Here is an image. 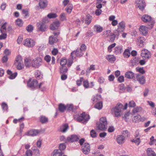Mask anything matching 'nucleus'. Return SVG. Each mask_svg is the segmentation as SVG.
<instances>
[{"mask_svg":"<svg viewBox=\"0 0 156 156\" xmlns=\"http://www.w3.org/2000/svg\"><path fill=\"white\" fill-rule=\"evenodd\" d=\"M128 104L126 103L124 107L123 105L121 104H118L115 107L113 108L115 116L117 117H119L123 110L126 109Z\"/></svg>","mask_w":156,"mask_h":156,"instance_id":"1","label":"nucleus"},{"mask_svg":"<svg viewBox=\"0 0 156 156\" xmlns=\"http://www.w3.org/2000/svg\"><path fill=\"white\" fill-rule=\"evenodd\" d=\"M73 117L75 120L84 124L86 123L90 119L89 115L86 114L85 112H83L80 115H76Z\"/></svg>","mask_w":156,"mask_h":156,"instance_id":"2","label":"nucleus"},{"mask_svg":"<svg viewBox=\"0 0 156 156\" xmlns=\"http://www.w3.org/2000/svg\"><path fill=\"white\" fill-rule=\"evenodd\" d=\"M107 122L106 117H102L96 123L97 128L99 130H104L107 128Z\"/></svg>","mask_w":156,"mask_h":156,"instance_id":"3","label":"nucleus"},{"mask_svg":"<svg viewBox=\"0 0 156 156\" xmlns=\"http://www.w3.org/2000/svg\"><path fill=\"white\" fill-rule=\"evenodd\" d=\"M37 83L38 82L36 80H34L32 81L30 80L27 82V86L31 89L36 88H41L44 83L43 82L41 83L38 85L37 84Z\"/></svg>","mask_w":156,"mask_h":156,"instance_id":"4","label":"nucleus"},{"mask_svg":"<svg viewBox=\"0 0 156 156\" xmlns=\"http://www.w3.org/2000/svg\"><path fill=\"white\" fill-rule=\"evenodd\" d=\"M42 63V60L40 57L34 59L31 62V66L35 68H38Z\"/></svg>","mask_w":156,"mask_h":156,"instance_id":"5","label":"nucleus"},{"mask_svg":"<svg viewBox=\"0 0 156 156\" xmlns=\"http://www.w3.org/2000/svg\"><path fill=\"white\" fill-rule=\"evenodd\" d=\"M59 33L58 31L57 32H54L53 33L54 35H51L49 37V42L50 44L52 45L57 41V37L59 34Z\"/></svg>","mask_w":156,"mask_h":156,"instance_id":"6","label":"nucleus"},{"mask_svg":"<svg viewBox=\"0 0 156 156\" xmlns=\"http://www.w3.org/2000/svg\"><path fill=\"white\" fill-rule=\"evenodd\" d=\"M141 19L145 23H151V27L153 26L154 23L152 21V18L150 16L146 14L142 16Z\"/></svg>","mask_w":156,"mask_h":156,"instance_id":"7","label":"nucleus"},{"mask_svg":"<svg viewBox=\"0 0 156 156\" xmlns=\"http://www.w3.org/2000/svg\"><path fill=\"white\" fill-rule=\"evenodd\" d=\"M35 44L34 40L31 38H27L23 41V45L29 48H32Z\"/></svg>","mask_w":156,"mask_h":156,"instance_id":"8","label":"nucleus"},{"mask_svg":"<svg viewBox=\"0 0 156 156\" xmlns=\"http://www.w3.org/2000/svg\"><path fill=\"white\" fill-rule=\"evenodd\" d=\"M60 23L59 21L57 20L54 22L50 26V29L52 30H55L58 32V31L59 32V29L58 27L60 26ZM55 32V31H54Z\"/></svg>","mask_w":156,"mask_h":156,"instance_id":"9","label":"nucleus"},{"mask_svg":"<svg viewBox=\"0 0 156 156\" xmlns=\"http://www.w3.org/2000/svg\"><path fill=\"white\" fill-rule=\"evenodd\" d=\"M81 148L83 153L85 154H88L90 152V146L88 143H84L82 146Z\"/></svg>","mask_w":156,"mask_h":156,"instance_id":"10","label":"nucleus"},{"mask_svg":"<svg viewBox=\"0 0 156 156\" xmlns=\"http://www.w3.org/2000/svg\"><path fill=\"white\" fill-rule=\"evenodd\" d=\"M84 52L79 50V48H78L76 51H74L71 53V56L73 59L75 58V55L77 57H80L83 55Z\"/></svg>","mask_w":156,"mask_h":156,"instance_id":"11","label":"nucleus"},{"mask_svg":"<svg viewBox=\"0 0 156 156\" xmlns=\"http://www.w3.org/2000/svg\"><path fill=\"white\" fill-rule=\"evenodd\" d=\"M145 41V38L143 37H139L136 39L137 44L139 47H142L144 46Z\"/></svg>","mask_w":156,"mask_h":156,"instance_id":"12","label":"nucleus"},{"mask_svg":"<svg viewBox=\"0 0 156 156\" xmlns=\"http://www.w3.org/2000/svg\"><path fill=\"white\" fill-rule=\"evenodd\" d=\"M136 6L141 10H144L145 6V2L143 0H137L136 1Z\"/></svg>","mask_w":156,"mask_h":156,"instance_id":"13","label":"nucleus"},{"mask_svg":"<svg viewBox=\"0 0 156 156\" xmlns=\"http://www.w3.org/2000/svg\"><path fill=\"white\" fill-rule=\"evenodd\" d=\"M139 30L140 33L144 36H146L148 34V29L145 26H141L139 28Z\"/></svg>","mask_w":156,"mask_h":156,"instance_id":"14","label":"nucleus"},{"mask_svg":"<svg viewBox=\"0 0 156 156\" xmlns=\"http://www.w3.org/2000/svg\"><path fill=\"white\" fill-rule=\"evenodd\" d=\"M141 55L142 57L147 59H149L151 56L150 52L145 49H144L141 51Z\"/></svg>","mask_w":156,"mask_h":156,"instance_id":"15","label":"nucleus"},{"mask_svg":"<svg viewBox=\"0 0 156 156\" xmlns=\"http://www.w3.org/2000/svg\"><path fill=\"white\" fill-rule=\"evenodd\" d=\"M78 139L79 138L76 135H73L71 136L68 137L65 140V142L66 143L68 142H73L77 141Z\"/></svg>","mask_w":156,"mask_h":156,"instance_id":"16","label":"nucleus"},{"mask_svg":"<svg viewBox=\"0 0 156 156\" xmlns=\"http://www.w3.org/2000/svg\"><path fill=\"white\" fill-rule=\"evenodd\" d=\"M39 132V131L38 130H31L27 132L26 133L25 135L27 136H34L37 135Z\"/></svg>","mask_w":156,"mask_h":156,"instance_id":"17","label":"nucleus"},{"mask_svg":"<svg viewBox=\"0 0 156 156\" xmlns=\"http://www.w3.org/2000/svg\"><path fill=\"white\" fill-rule=\"evenodd\" d=\"M125 27V25L124 22L122 21L119 23L117 31H120V32H123L124 30Z\"/></svg>","mask_w":156,"mask_h":156,"instance_id":"18","label":"nucleus"},{"mask_svg":"<svg viewBox=\"0 0 156 156\" xmlns=\"http://www.w3.org/2000/svg\"><path fill=\"white\" fill-rule=\"evenodd\" d=\"M68 128L69 126L68 124H64L59 127L58 130L60 132L65 133L67 131Z\"/></svg>","mask_w":156,"mask_h":156,"instance_id":"19","label":"nucleus"},{"mask_svg":"<svg viewBox=\"0 0 156 156\" xmlns=\"http://www.w3.org/2000/svg\"><path fill=\"white\" fill-rule=\"evenodd\" d=\"M123 51V49L121 46H117L114 48L113 52L116 55L120 54Z\"/></svg>","mask_w":156,"mask_h":156,"instance_id":"20","label":"nucleus"},{"mask_svg":"<svg viewBox=\"0 0 156 156\" xmlns=\"http://www.w3.org/2000/svg\"><path fill=\"white\" fill-rule=\"evenodd\" d=\"M37 25L38 29L41 31H44L46 29V26L43 22H39L37 23Z\"/></svg>","mask_w":156,"mask_h":156,"instance_id":"21","label":"nucleus"},{"mask_svg":"<svg viewBox=\"0 0 156 156\" xmlns=\"http://www.w3.org/2000/svg\"><path fill=\"white\" fill-rule=\"evenodd\" d=\"M48 4L47 0H40L39 5L41 9H44L47 7Z\"/></svg>","mask_w":156,"mask_h":156,"instance_id":"22","label":"nucleus"},{"mask_svg":"<svg viewBox=\"0 0 156 156\" xmlns=\"http://www.w3.org/2000/svg\"><path fill=\"white\" fill-rule=\"evenodd\" d=\"M7 73L9 75V78L10 79H14L17 76V73L16 72L12 73V72L9 70L7 71Z\"/></svg>","mask_w":156,"mask_h":156,"instance_id":"23","label":"nucleus"},{"mask_svg":"<svg viewBox=\"0 0 156 156\" xmlns=\"http://www.w3.org/2000/svg\"><path fill=\"white\" fill-rule=\"evenodd\" d=\"M137 80L140 83L143 84L145 83V79L143 76L138 75L136 76Z\"/></svg>","mask_w":156,"mask_h":156,"instance_id":"24","label":"nucleus"},{"mask_svg":"<svg viewBox=\"0 0 156 156\" xmlns=\"http://www.w3.org/2000/svg\"><path fill=\"white\" fill-rule=\"evenodd\" d=\"M125 138L124 136L122 135H119L117 136L116 140L117 143L121 144L124 142Z\"/></svg>","mask_w":156,"mask_h":156,"instance_id":"25","label":"nucleus"},{"mask_svg":"<svg viewBox=\"0 0 156 156\" xmlns=\"http://www.w3.org/2000/svg\"><path fill=\"white\" fill-rule=\"evenodd\" d=\"M134 76V74L131 71H128L125 74V77L131 79L133 78Z\"/></svg>","mask_w":156,"mask_h":156,"instance_id":"26","label":"nucleus"},{"mask_svg":"<svg viewBox=\"0 0 156 156\" xmlns=\"http://www.w3.org/2000/svg\"><path fill=\"white\" fill-rule=\"evenodd\" d=\"M106 58L109 62L111 63L113 62L116 60L115 57L113 55H108L106 56Z\"/></svg>","mask_w":156,"mask_h":156,"instance_id":"27","label":"nucleus"},{"mask_svg":"<svg viewBox=\"0 0 156 156\" xmlns=\"http://www.w3.org/2000/svg\"><path fill=\"white\" fill-rule=\"evenodd\" d=\"M63 154L62 151L60 150L55 149L53 152L52 156H62Z\"/></svg>","mask_w":156,"mask_h":156,"instance_id":"28","label":"nucleus"},{"mask_svg":"<svg viewBox=\"0 0 156 156\" xmlns=\"http://www.w3.org/2000/svg\"><path fill=\"white\" fill-rule=\"evenodd\" d=\"M58 109L59 111L60 112H63L66 110V105L64 104L60 103L58 105Z\"/></svg>","mask_w":156,"mask_h":156,"instance_id":"29","label":"nucleus"},{"mask_svg":"<svg viewBox=\"0 0 156 156\" xmlns=\"http://www.w3.org/2000/svg\"><path fill=\"white\" fill-rule=\"evenodd\" d=\"M147 152L148 156H156L155 153L151 148H148L147 150Z\"/></svg>","mask_w":156,"mask_h":156,"instance_id":"30","label":"nucleus"},{"mask_svg":"<svg viewBox=\"0 0 156 156\" xmlns=\"http://www.w3.org/2000/svg\"><path fill=\"white\" fill-rule=\"evenodd\" d=\"M94 30L97 33H100L103 30V28L99 25H95L94 26Z\"/></svg>","mask_w":156,"mask_h":156,"instance_id":"31","label":"nucleus"},{"mask_svg":"<svg viewBox=\"0 0 156 156\" xmlns=\"http://www.w3.org/2000/svg\"><path fill=\"white\" fill-rule=\"evenodd\" d=\"M22 14L25 18L28 17L29 16V9H23L22 10Z\"/></svg>","mask_w":156,"mask_h":156,"instance_id":"32","label":"nucleus"},{"mask_svg":"<svg viewBox=\"0 0 156 156\" xmlns=\"http://www.w3.org/2000/svg\"><path fill=\"white\" fill-rule=\"evenodd\" d=\"M73 8V5L71 4H69L67 7L66 8V10L68 13L70 14L72 12Z\"/></svg>","mask_w":156,"mask_h":156,"instance_id":"33","label":"nucleus"},{"mask_svg":"<svg viewBox=\"0 0 156 156\" xmlns=\"http://www.w3.org/2000/svg\"><path fill=\"white\" fill-rule=\"evenodd\" d=\"M35 77L38 79H41L42 78V75L41 72L38 70H37L35 72Z\"/></svg>","mask_w":156,"mask_h":156,"instance_id":"34","label":"nucleus"},{"mask_svg":"<svg viewBox=\"0 0 156 156\" xmlns=\"http://www.w3.org/2000/svg\"><path fill=\"white\" fill-rule=\"evenodd\" d=\"M86 17L85 20V23L87 25H89L91 22L92 17L90 15H87L86 16Z\"/></svg>","mask_w":156,"mask_h":156,"instance_id":"35","label":"nucleus"},{"mask_svg":"<svg viewBox=\"0 0 156 156\" xmlns=\"http://www.w3.org/2000/svg\"><path fill=\"white\" fill-rule=\"evenodd\" d=\"M24 62L26 67H29L31 65V66L30 59L28 58H26L24 59Z\"/></svg>","mask_w":156,"mask_h":156,"instance_id":"36","label":"nucleus"},{"mask_svg":"<svg viewBox=\"0 0 156 156\" xmlns=\"http://www.w3.org/2000/svg\"><path fill=\"white\" fill-rule=\"evenodd\" d=\"M101 96L97 95L95 96H94L92 98V100L93 102H96L100 100L101 99Z\"/></svg>","mask_w":156,"mask_h":156,"instance_id":"37","label":"nucleus"},{"mask_svg":"<svg viewBox=\"0 0 156 156\" xmlns=\"http://www.w3.org/2000/svg\"><path fill=\"white\" fill-rule=\"evenodd\" d=\"M102 103L101 101L98 102L94 106V107L98 110L101 109L102 108Z\"/></svg>","mask_w":156,"mask_h":156,"instance_id":"38","label":"nucleus"},{"mask_svg":"<svg viewBox=\"0 0 156 156\" xmlns=\"http://www.w3.org/2000/svg\"><path fill=\"white\" fill-rule=\"evenodd\" d=\"M60 20L62 21H66L67 20L66 13L62 12L60 14Z\"/></svg>","mask_w":156,"mask_h":156,"instance_id":"39","label":"nucleus"},{"mask_svg":"<svg viewBox=\"0 0 156 156\" xmlns=\"http://www.w3.org/2000/svg\"><path fill=\"white\" fill-rule=\"evenodd\" d=\"M130 55V52L129 50L126 49L123 53V55L125 58H128Z\"/></svg>","mask_w":156,"mask_h":156,"instance_id":"40","label":"nucleus"},{"mask_svg":"<svg viewBox=\"0 0 156 156\" xmlns=\"http://www.w3.org/2000/svg\"><path fill=\"white\" fill-rule=\"evenodd\" d=\"M16 66L17 69L18 70H21L23 67V62H21L16 63V64H15Z\"/></svg>","mask_w":156,"mask_h":156,"instance_id":"41","label":"nucleus"},{"mask_svg":"<svg viewBox=\"0 0 156 156\" xmlns=\"http://www.w3.org/2000/svg\"><path fill=\"white\" fill-rule=\"evenodd\" d=\"M142 110V108L140 107H137L134 108L132 112L133 113L139 112Z\"/></svg>","mask_w":156,"mask_h":156,"instance_id":"42","label":"nucleus"},{"mask_svg":"<svg viewBox=\"0 0 156 156\" xmlns=\"http://www.w3.org/2000/svg\"><path fill=\"white\" fill-rule=\"evenodd\" d=\"M40 120L42 123H44L48 122V119L45 116H41L40 117Z\"/></svg>","mask_w":156,"mask_h":156,"instance_id":"43","label":"nucleus"},{"mask_svg":"<svg viewBox=\"0 0 156 156\" xmlns=\"http://www.w3.org/2000/svg\"><path fill=\"white\" fill-rule=\"evenodd\" d=\"M68 71V69L65 66H61L60 68V72L61 73H64Z\"/></svg>","mask_w":156,"mask_h":156,"instance_id":"44","label":"nucleus"},{"mask_svg":"<svg viewBox=\"0 0 156 156\" xmlns=\"http://www.w3.org/2000/svg\"><path fill=\"white\" fill-rule=\"evenodd\" d=\"M131 141L135 143L137 145H139L140 142L139 137L137 138H136L135 139L132 140Z\"/></svg>","mask_w":156,"mask_h":156,"instance_id":"45","label":"nucleus"},{"mask_svg":"<svg viewBox=\"0 0 156 156\" xmlns=\"http://www.w3.org/2000/svg\"><path fill=\"white\" fill-rule=\"evenodd\" d=\"M57 16L56 13H50L47 15V17L49 19L55 18Z\"/></svg>","mask_w":156,"mask_h":156,"instance_id":"46","label":"nucleus"},{"mask_svg":"<svg viewBox=\"0 0 156 156\" xmlns=\"http://www.w3.org/2000/svg\"><path fill=\"white\" fill-rule=\"evenodd\" d=\"M16 23L18 26L21 27L23 25V23L22 20L18 19L16 20Z\"/></svg>","mask_w":156,"mask_h":156,"instance_id":"47","label":"nucleus"},{"mask_svg":"<svg viewBox=\"0 0 156 156\" xmlns=\"http://www.w3.org/2000/svg\"><path fill=\"white\" fill-rule=\"evenodd\" d=\"M83 85L85 88H89V83L87 80H86L83 81Z\"/></svg>","mask_w":156,"mask_h":156,"instance_id":"48","label":"nucleus"},{"mask_svg":"<svg viewBox=\"0 0 156 156\" xmlns=\"http://www.w3.org/2000/svg\"><path fill=\"white\" fill-rule=\"evenodd\" d=\"M2 107L4 111H7L8 106L6 103L4 102L2 103Z\"/></svg>","mask_w":156,"mask_h":156,"instance_id":"49","label":"nucleus"},{"mask_svg":"<svg viewBox=\"0 0 156 156\" xmlns=\"http://www.w3.org/2000/svg\"><path fill=\"white\" fill-rule=\"evenodd\" d=\"M20 55H18L16 58V61L15 62V64H16V63L21 62H23L22 59Z\"/></svg>","mask_w":156,"mask_h":156,"instance_id":"50","label":"nucleus"},{"mask_svg":"<svg viewBox=\"0 0 156 156\" xmlns=\"http://www.w3.org/2000/svg\"><path fill=\"white\" fill-rule=\"evenodd\" d=\"M66 110L68 111H72L73 110V106L72 104H67L66 105Z\"/></svg>","mask_w":156,"mask_h":156,"instance_id":"51","label":"nucleus"},{"mask_svg":"<svg viewBox=\"0 0 156 156\" xmlns=\"http://www.w3.org/2000/svg\"><path fill=\"white\" fill-rule=\"evenodd\" d=\"M33 153L35 156H39L40 154V151L37 148L33 149Z\"/></svg>","mask_w":156,"mask_h":156,"instance_id":"52","label":"nucleus"},{"mask_svg":"<svg viewBox=\"0 0 156 156\" xmlns=\"http://www.w3.org/2000/svg\"><path fill=\"white\" fill-rule=\"evenodd\" d=\"M59 149L58 150H60L62 151L65 150L66 148V145L64 144H61L59 145Z\"/></svg>","mask_w":156,"mask_h":156,"instance_id":"53","label":"nucleus"},{"mask_svg":"<svg viewBox=\"0 0 156 156\" xmlns=\"http://www.w3.org/2000/svg\"><path fill=\"white\" fill-rule=\"evenodd\" d=\"M90 135L93 138H95L97 136V134L95 131L93 129L90 132Z\"/></svg>","mask_w":156,"mask_h":156,"instance_id":"54","label":"nucleus"},{"mask_svg":"<svg viewBox=\"0 0 156 156\" xmlns=\"http://www.w3.org/2000/svg\"><path fill=\"white\" fill-rule=\"evenodd\" d=\"M67 63V60L66 59L63 58L61 59L60 62V65L62 66H65Z\"/></svg>","mask_w":156,"mask_h":156,"instance_id":"55","label":"nucleus"},{"mask_svg":"<svg viewBox=\"0 0 156 156\" xmlns=\"http://www.w3.org/2000/svg\"><path fill=\"white\" fill-rule=\"evenodd\" d=\"M33 27L31 25H29L26 28V29L28 32H31L33 29Z\"/></svg>","mask_w":156,"mask_h":156,"instance_id":"56","label":"nucleus"},{"mask_svg":"<svg viewBox=\"0 0 156 156\" xmlns=\"http://www.w3.org/2000/svg\"><path fill=\"white\" fill-rule=\"evenodd\" d=\"M116 45L115 43H113L110 45L108 47V50L109 52L112 51V48H114Z\"/></svg>","mask_w":156,"mask_h":156,"instance_id":"57","label":"nucleus"},{"mask_svg":"<svg viewBox=\"0 0 156 156\" xmlns=\"http://www.w3.org/2000/svg\"><path fill=\"white\" fill-rule=\"evenodd\" d=\"M122 134L124 137H128L129 136V133L127 130L123 131L122 133Z\"/></svg>","mask_w":156,"mask_h":156,"instance_id":"58","label":"nucleus"},{"mask_svg":"<svg viewBox=\"0 0 156 156\" xmlns=\"http://www.w3.org/2000/svg\"><path fill=\"white\" fill-rule=\"evenodd\" d=\"M86 49V46L85 44H83L80 46V47L79 49V50L82 51L84 52Z\"/></svg>","mask_w":156,"mask_h":156,"instance_id":"59","label":"nucleus"},{"mask_svg":"<svg viewBox=\"0 0 156 156\" xmlns=\"http://www.w3.org/2000/svg\"><path fill=\"white\" fill-rule=\"evenodd\" d=\"M23 37L22 35H20L19 36L18 38V39L17 40V42L18 44H20L23 41Z\"/></svg>","mask_w":156,"mask_h":156,"instance_id":"60","label":"nucleus"},{"mask_svg":"<svg viewBox=\"0 0 156 156\" xmlns=\"http://www.w3.org/2000/svg\"><path fill=\"white\" fill-rule=\"evenodd\" d=\"M108 37L109 38L110 40L109 41H113L114 40L115 38V35L114 34H111L110 35H109Z\"/></svg>","mask_w":156,"mask_h":156,"instance_id":"61","label":"nucleus"},{"mask_svg":"<svg viewBox=\"0 0 156 156\" xmlns=\"http://www.w3.org/2000/svg\"><path fill=\"white\" fill-rule=\"evenodd\" d=\"M84 79L83 77L80 78L79 80L76 81V84L78 86H80L82 84V82L83 80Z\"/></svg>","mask_w":156,"mask_h":156,"instance_id":"62","label":"nucleus"},{"mask_svg":"<svg viewBox=\"0 0 156 156\" xmlns=\"http://www.w3.org/2000/svg\"><path fill=\"white\" fill-rule=\"evenodd\" d=\"M136 103L133 101H130L129 104V106L130 107H134L136 106Z\"/></svg>","mask_w":156,"mask_h":156,"instance_id":"63","label":"nucleus"},{"mask_svg":"<svg viewBox=\"0 0 156 156\" xmlns=\"http://www.w3.org/2000/svg\"><path fill=\"white\" fill-rule=\"evenodd\" d=\"M26 155L27 156H32V151L30 149L27 150L26 152Z\"/></svg>","mask_w":156,"mask_h":156,"instance_id":"64","label":"nucleus"}]
</instances>
